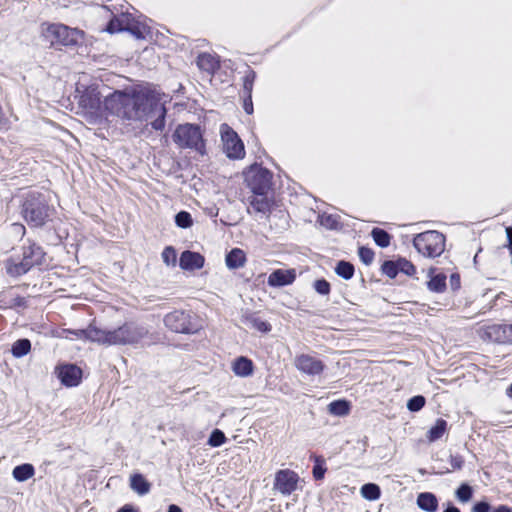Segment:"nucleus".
I'll use <instances>...</instances> for the list:
<instances>
[{
	"label": "nucleus",
	"mask_w": 512,
	"mask_h": 512,
	"mask_svg": "<svg viewBox=\"0 0 512 512\" xmlns=\"http://www.w3.org/2000/svg\"><path fill=\"white\" fill-rule=\"evenodd\" d=\"M243 321L249 327L262 333H267L271 330V325L255 314L245 315Z\"/></svg>",
	"instance_id": "393cba45"
},
{
	"label": "nucleus",
	"mask_w": 512,
	"mask_h": 512,
	"mask_svg": "<svg viewBox=\"0 0 512 512\" xmlns=\"http://www.w3.org/2000/svg\"><path fill=\"white\" fill-rule=\"evenodd\" d=\"M41 247L33 244L24 249L23 261L16 268L18 274L27 272L33 265L40 264L43 258Z\"/></svg>",
	"instance_id": "2eb2a0df"
},
{
	"label": "nucleus",
	"mask_w": 512,
	"mask_h": 512,
	"mask_svg": "<svg viewBox=\"0 0 512 512\" xmlns=\"http://www.w3.org/2000/svg\"><path fill=\"white\" fill-rule=\"evenodd\" d=\"M433 270L429 271L430 280L427 282L428 289L432 292L441 293L446 289V276L444 274L432 275Z\"/></svg>",
	"instance_id": "bb28decb"
},
{
	"label": "nucleus",
	"mask_w": 512,
	"mask_h": 512,
	"mask_svg": "<svg viewBox=\"0 0 512 512\" xmlns=\"http://www.w3.org/2000/svg\"><path fill=\"white\" fill-rule=\"evenodd\" d=\"M478 334L485 341L497 343H512V325H485L479 328Z\"/></svg>",
	"instance_id": "9b49d317"
},
{
	"label": "nucleus",
	"mask_w": 512,
	"mask_h": 512,
	"mask_svg": "<svg viewBox=\"0 0 512 512\" xmlns=\"http://www.w3.org/2000/svg\"><path fill=\"white\" fill-rule=\"evenodd\" d=\"M456 496L461 502H468L472 497V488L467 484H462L456 491Z\"/></svg>",
	"instance_id": "ea45409f"
},
{
	"label": "nucleus",
	"mask_w": 512,
	"mask_h": 512,
	"mask_svg": "<svg viewBox=\"0 0 512 512\" xmlns=\"http://www.w3.org/2000/svg\"><path fill=\"white\" fill-rule=\"evenodd\" d=\"M450 464H451L452 470H459L462 468V466L464 464V460L461 456L451 455L450 456Z\"/></svg>",
	"instance_id": "49530a36"
},
{
	"label": "nucleus",
	"mask_w": 512,
	"mask_h": 512,
	"mask_svg": "<svg viewBox=\"0 0 512 512\" xmlns=\"http://www.w3.org/2000/svg\"><path fill=\"white\" fill-rule=\"evenodd\" d=\"M315 462H316V464L314 465L313 471H312L313 477L316 480H321L324 478V475H325V472L327 469L324 466V460L322 458L316 457Z\"/></svg>",
	"instance_id": "58836bf2"
},
{
	"label": "nucleus",
	"mask_w": 512,
	"mask_h": 512,
	"mask_svg": "<svg viewBox=\"0 0 512 512\" xmlns=\"http://www.w3.org/2000/svg\"><path fill=\"white\" fill-rule=\"evenodd\" d=\"M79 107L91 124L101 123L104 119L105 106L101 105V93L95 86L87 87L79 97Z\"/></svg>",
	"instance_id": "20e7f679"
},
{
	"label": "nucleus",
	"mask_w": 512,
	"mask_h": 512,
	"mask_svg": "<svg viewBox=\"0 0 512 512\" xmlns=\"http://www.w3.org/2000/svg\"><path fill=\"white\" fill-rule=\"evenodd\" d=\"M336 273L344 279H350L354 274V267L349 262L341 261L336 267Z\"/></svg>",
	"instance_id": "473e14b6"
},
{
	"label": "nucleus",
	"mask_w": 512,
	"mask_h": 512,
	"mask_svg": "<svg viewBox=\"0 0 512 512\" xmlns=\"http://www.w3.org/2000/svg\"><path fill=\"white\" fill-rule=\"evenodd\" d=\"M443 512H460V510L457 507H455V506H450L446 510H444Z\"/></svg>",
	"instance_id": "6e6d98bb"
},
{
	"label": "nucleus",
	"mask_w": 512,
	"mask_h": 512,
	"mask_svg": "<svg viewBox=\"0 0 512 512\" xmlns=\"http://www.w3.org/2000/svg\"><path fill=\"white\" fill-rule=\"evenodd\" d=\"M130 487L139 495H145L149 493L151 484L142 474L135 473L130 476Z\"/></svg>",
	"instance_id": "412c9836"
},
{
	"label": "nucleus",
	"mask_w": 512,
	"mask_h": 512,
	"mask_svg": "<svg viewBox=\"0 0 512 512\" xmlns=\"http://www.w3.org/2000/svg\"><path fill=\"white\" fill-rule=\"evenodd\" d=\"M163 262L167 266H175L177 261L176 250L172 246H167L161 254Z\"/></svg>",
	"instance_id": "72a5a7b5"
},
{
	"label": "nucleus",
	"mask_w": 512,
	"mask_h": 512,
	"mask_svg": "<svg viewBox=\"0 0 512 512\" xmlns=\"http://www.w3.org/2000/svg\"><path fill=\"white\" fill-rule=\"evenodd\" d=\"M493 512H512V509L506 505H500Z\"/></svg>",
	"instance_id": "864d4df0"
},
{
	"label": "nucleus",
	"mask_w": 512,
	"mask_h": 512,
	"mask_svg": "<svg viewBox=\"0 0 512 512\" xmlns=\"http://www.w3.org/2000/svg\"><path fill=\"white\" fill-rule=\"evenodd\" d=\"M506 234L509 241V248L512 252V226L506 228Z\"/></svg>",
	"instance_id": "603ef678"
},
{
	"label": "nucleus",
	"mask_w": 512,
	"mask_h": 512,
	"mask_svg": "<svg viewBox=\"0 0 512 512\" xmlns=\"http://www.w3.org/2000/svg\"><path fill=\"white\" fill-rule=\"evenodd\" d=\"M295 280L294 270L278 269L268 277V284L272 287H280L291 284Z\"/></svg>",
	"instance_id": "a211bd4d"
},
{
	"label": "nucleus",
	"mask_w": 512,
	"mask_h": 512,
	"mask_svg": "<svg viewBox=\"0 0 512 512\" xmlns=\"http://www.w3.org/2000/svg\"><path fill=\"white\" fill-rule=\"evenodd\" d=\"M425 403V398L421 395H417L408 400L407 408L412 412H417L424 407Z\"/></svg>",
	"instance_id": "4c0bfd02"
},
{
	"label": "nucleus",
	"mask_w": 512,
	"mask_h": 512,
	"mask_svg": "<svg viewBox=\"0 0 512 512\" xmlns=\"http://www.w3.org/2000/svg\"><path fill=\"white\" fill-rule=\"evenodd\" d=\"M507 394L512 397V384L510 385V387L508 388L507 390Z\"/></svg>",
	"instance_id": "13d9d810"
},
{
	"label": "nucleus",
	"mask_w": 512,
	"mask_h": 512,
	"mask_svg": "<svg viewBox=\"0 0 512 512\" xmlns=\"http://www.w3.org/2000/svg\"><path fill=\"white\" fill-rule=\"evenodd\" d=\"M175 222L178 227L188 228L192 225V217L186 211H181L175 216Z\"/></svg>",
	"instance_id": "e433bc0d"
},
{
	"label": "nucleus",
	"mask_w": 512,
	"mask_h": 512,
	"mask_svg": "<svg viewBox=\"0 0 512 512\" xmlns=\"http://www.w3.org/2000/svg\"><path fill=\"white\" fill-rule=\"evenodd\" d=\"M31 350V342L28 339H19L12 345L11 352L16 358L27 355Z\"/></svg>",
	"instance_id": "c85d7f7f"
},
{
	"label": "nucleus",
	"mask_w": 512,
	"mask_h": 512,
	"mask_svg": "<svg viewBox=\"0 0 512 512\" xmlns=\"http://www.w3.org/2000/svg\"><path fill=\"white\" fill-rule=\"evenodd\" d=\"M220 135L223 143V151L228 158L242 159L245 156L242 140L228 124L224 123L220 126Z\"/></svg>",
	"instance_id": "1a4fd4ad"
},
{
	"label": "nucleus",
	"mask_w": 512,
	"mask_h": 512,
	"mask_svg": "<svg viewBox=\"0 0 512 512\" xmlns=\"http://www.w3.org/2000/svg\"><path fill=\"white\" fill-rule=\"evenodd\" d=\"M225 442H226V436L219 429L213 430L208 439V444L212 447H219L222 444H224Z\"/></svg>",
	"instance_id": "c9c22d12"
},
{
	"label": "nucleus",
	"mask_w": 512,
	"mask_h": 512,
	"mask_svg": "<svg viewBox=\"0 0 512 512\" xmlns=\"http://www.w3.org/2000/svg\"><path fill=\"white\" fill-rule=\"evenodd\" d=\"M253 369V362L244 356L236 358L232 363V371L239 377H248L252 375Z\"/></svg>",
	"instance_id": "6ab92c4d"
},
{
	"label": "nucleus",
	"mask_w": 512,
	"mask_h": 512,
	"mask_svg": "<svg viewBox=\"0 0 512 512\" xmlns=\"http://www.w3.org/2000/svg\"><path fill=\"white\" fill-rule=\"evenodd\" d=\"M105 110L129 122H142L151 119L155 130L165 127L166 108L150 90L141 89L133 93L115 91L105 98Z\"/></svg>",
	"instance_id": "f257e3e1"
},
{
	"label": "nucleus",
	"mask_w": 512,
	"mask_h": 512,
	"mask_svg": "<svg viewBox=\"0 0 512 512\" xmlns=\"http://www.w3.org/2000/svg\"><path fill=\"white\" fill-rule=\"evenodd\" d=\"M250 207L248 211L250 212V209H253L255 212L259 213H267L270 210V202L268 198L266 197V194H253L249 198Z\"/></svg>",
	"instance_id": "4be33fe9"
},
{
	"label": "nucleus",
	"mask_w": 512,
	"mask_h": 512,
	"mask_svg": "<svg viewBox=\"0 0 512 512\" xmlns=\"http://www.w3.org/2000/svg\"><path fill=\"white\" fill-rule=\"evenodd\" d=\"M294 364L299 371L311 376L319 375L324 369V364L321 360L308 354L296 356Z\"/></svg>",
	"instance_id": "4468645a"
},
{
	"label": "nucleus",
	"mask_w": 512,
	"mask_h": 512,
	"mask_svg": "<svg viewBox=\"0 0 512 512\" xmlns=\"http://www.w3.org/2000/svg\"><path fill=\"white\" fill-rule=\"evenodd\" d=\"M321 222H322L323 225H326L327 227H330V228H332L333 225L335 224V220H333L331 218V216L322 217V221Z\"/></svg>",
	"instance_id": "3c124183"
},
{
	"label": "nucleus",
	"mask_w": 512,
	"mask_h": 512,
	"mask_svg": "<svg viewBox=\"0 0 512 512\" xmlns=\"http://www.w3.org/2000/svg\"><path fill=\"white\" fill-rule=\"evenodd\" d=\"M328 411L333 415L344 416L349 412V405L346 401H334L328 405Z\"/></svg>",
	"instance_id": "2f4dec72"
},
{
	"label": "nucleus",
	"mask_w": 512,
	"mask_h": 512,
	"mask_svg": "<svg viewBox=\"0 0 512 512\" xmlns=\"http://www.w3.org/2000/svg\"><path fill=\"white\" fill-rule=\"evenodd\" d=\"M256 73L248 69L243 80V94H252Z\"/></svg>",
	"instance_id": "f704fd0d"
},
{
	"label": "nucleus",
	"mask_w": 512,
	"mask_h": 512,
	"mask_svg": "<svg viewBox=\"0 0 512 512\" xmlns=\"http://www.w3.org/2000/svg\"><path fill=\"white\" fill-rule=\"evenodd\" d=\"M414 247L425 257L440 256L445 248V237L438 231H426L414 237Z\"/></svg>",
	"instance_id": "39448f33"
},
{
	"label": "nucleus",
	"mask_w": 512,
	"mask_h": 512,
	"mask_svg": "<svg viewBox=\"0 0 512 512\" xmlns=\"http://www.w3.org/2000/svg\"><path fill=\"white\" fill-rule=\"evenodd\" d=\"M197 65L201 70L213 73L218 68L219 62L213 55L202 53L197 58Z\"/></svg>",
	"instance_id": "b1692460"
},
{
	"label": "nucleus",
	"mask_w": 512,
	"mask_h": 512,
	"mask_svg": "<svg viewBox=\"0 0 512 512\" xmlns=\"http://www.w3.org/2000/svg\"><path fill=\"white\" fill-rule=\"evenodd\" d=\"M82 371L75 365H64L59 368L58 376L61 382L68 386L73 387L79 384Z\"/></svg>",
	"instance_id": "f3484780"
},
{
	"label": "nucleus",
	"mask_w": 512,
	"mask_h": 512,
	"mask_svg": "<svg viewBox=\"0 0 512 512\" xmlns=\"http://www.w3.org/2000/svg\"><path fill=\"white\" fill-rule=\"evenodd\" d=\"M371 235L378 246L385 248L390 245L391 237L385 230L374 228L371 232Z\"/></svg>",
	"instance_id": "7c9ffc66"
},
{
	"label": "nucleus",
	"mask_w": 512,
	"mask_h": 512,
	"mask_svg": "<svg viewBox=\"0 0 512 512\" xmlns=\"http://www.w3.org/2000/svg\"><path fill=\"white\" fill-rule=\"evenodd\" d=\"M243 109L247 114L253 113V102H252V94H243Z\"/></svg>",
	"instance_id": "a18cd8bd"
},
{
	"label": "nucleus",
	"mask_w": 512,
	"mask_h": 512,
	"mask_svg": "<svg viewBox=\"0 0 512 512\" xmlns=\"http://www.w3.org/2000/svg\"><path fill=\"white\" fill-rule=\"evenodd\" d=\"M225 261L229 269H238L244 266L246 256L243 250L234 248L226 255Z\"/></svg>",
	"instance_id": "aec40b11"
},
{
	"label": "nucleus",
	"mask_w": 512,
	"mask_h": 512,
	"mask_svg": "<svg viewBox=\"0 0 512 512\" xmlns=\"http://www.w3.org/2000/svg\"><path fill=\"white\" fill-rule=\"evenodd\" d=\"M450 283L453 289H458L460 287V277L458 274H452L450 277Z\"/></svg>",
	"instance_id": "8fccbe9b"
},
{
	"label": "nucleus",
	"mask_w": 512,
	"mask_h": 512,
	"mask_svg": "<svg viewBox=\"0 0 512 512\" xmlns=\"http://www.w3.org/2000/svg\"><path fill=\"white\" fill-rule=\"evenodd\" d=\"M167 512H182V510L177 505H170Z\"/></svg>",
	"instance_id": "5fc2aeb1"
},
{
	"label": "nucleus",
	"mask_w": 512,
	"mask_h": 512,
	"mask_svg": "<svg viewBox=\"0 0 512 512\" xmlns=\"http://www.w3.org/2000/svg\"><path fill=\"white\" fill-rule=\"evenodd\" d=\"M166 327L177 333H192L195 331L191 325L190 314L185 311H173L164 318Z\"/></svg>",
	"instance_id": "ddd939ff"
},
{
	"label": "nucleus",
	"mask_w": 512,
	"mask_h": 512,
	"mask_svg": "<svg viewBox=\"0 0 512 512\" xmlns=\"http://www.w3.org/2000/svg\"><path fill=\"white\" fill-rule=\"evenodd\" d=\"M302 483H304V480L295 471L282 469L275 473L273 490L283 496H289L297 489H301Z\"/></svg>",
	"instance_id": "9d476101"
},
{
	"label": "nucleus",
	"mask_w": 512,
	"mask_h": 512,
	"mask_svg": "<svg viewBox=\"0 0 512 512\" xmlns=\"http://www.w3.org/2000/svg\"><path fill=\"white\" fill-rule=\"evenodd\" d=\"M12 229L17 235L23 236L25 234V227L22 224L14 223L12 224Z\"/></svg>",
	"instance_id": "09e8293b"
},
{
	"label": "nucleus",
	"mask_w": 512,
	"mask_h": 512,
	"mask_svg": "<svg viewBox=\"0 0 512 512\" xmlns=\"http://www.w3.org/2000/svg\"><path fill=\"white\" fill-rule=\"evenodd\" d=\"M314 288L321 295H327L330 292V284L324 279L315 281Z\"/></svg>",
	"instance_id": "c03bdc74"
},
{
	"label": "nucleus",
	"mask_w": 512,
	"mask_h": 512,
	"mask_svg": "<svg viewBox=\"0 0 512 512\" xmlns=\"http://www.w3.org/2000/svg\"><path fill=\"white\" fill-rule=\"evenodd\" d=\"M271 172L259 165H252L245 173V181L253 194H266L271 187Z\"/></svg>",
	"instance_id": "6e6552de"
},
{
	"label": "nucleus",
	"mask_w": 512,
	"mask_h": 512,
	"mask_svg": "<svg viewBox=\"0 0 512 512\" xmlns=\"http://www.w3.org/2000/svg\"><path fill=\"white\" fill-rule=\"evenodd\" d=\"M34 474H35V469H34L33 465L28 464V463L18 465L12 471L13 477L15 478V480H17L19 482H24V481L30 479L31 477L34 476Z\"/></svg>",
	"instance_id": "a878e982"
},
{
	"label": "nucleus",
	"mask_w": 512,
	"mask_h": 512,
	"mask_svg": "<svg viewBox=\"0 0 512 512\" xmlns=\"http://www.w3.org/2000/svg\"><path fill=\"white\" fill-rule=\"evenodd\" d=\"M204 257L197 252L186 250L182 252L179 265L183 270L194 271L204 266Z\"/></svg>",
	"instance_id": "dca6fc26"
},
{
	"label": "nucleus",
	"mask_w": 512,
	"mask_h": 512,
	"mask_svg": "<svg viewBox=\"0 0 512 512\" xmlns=\"http://www.w3.org/2000/svg\"><path fill=\"white\" fill-rule=\"evenodd\" d=\"M447 430V422L444 419H437L434 426L427 432V440L432 443L439 440Z\"/></svg>",
	"instance_id": "cd10ccee"
},
{
	"label": "nucleus",
	"mask_w": 512,
	"mask_h": 512,
	"mask_svg": "<svg viewBox=\"0 0 512 512\" xmlns=\"http://www.w3.org/2000/svg\"><path fill=\"white\" fill-rule=\"evenodd\" d=\"M382 271L390 278H395L398 274V265L397 262L386 261L382 265Z\"/></svg>",
	"instance_id": "79ce46f5"
},
{
	"label": "nucleus",
	"mask_w": 512,
	"mask_h": 512,
	"mask_svg": "<svg viewBox=\"0 0 512 512\" xmlns=\"http://www.w3.org/2000/svg\"><path fill=\"white\" fill-rule=\"evenodd\" d=\"M65 332L74 334L80 339H88L101 345H133L139 343L148 335V330L143 326L126 323L114 330H103L90 325L85 330Z\"/></svg>",
	"instance_id": "f03ea898"
},
{
	"label": "nucleus",
	"mask_w": 512,
	"mask_h": 512,
	"mask_svg": "<svg viewBox=\"0 0 512 512\" xmlns=\"http://www.w3.org/2000/svg\"><path fill=\"white\" fill-rule=\"evenodd\" d=\"M172 137L180 148L194 149L203 154L205 144L199 126L188 123L179 125Z\"/></svg>",
	"instance_id": "423d86ee"
},
{
	"label": "nucleus",
	"mask_w": 512,
	"mask_h": 512,
	"mask_svg": "<svg viewBox=\"0 0 512 512\" xmlns=\"http://www.w3.org/2000/svg\"><path fill=\"white\" fill-rule=\"evenodd\" d=\"M417 505L427 512H435L438 507V501L434 494L429 492L420 493L417 497Z\"/></svg>",
	"instance_id": "5701e85b"
},
{
	"label": "nucleus",
	"mask_w": 512,
	"mask_h": 512,
	"mask_svg": "<svg viewBox=\"0 0 512 512\" xmlns=\"http://www.w3.org/2000/svg\"><path fill=\"white\" fill-rule=\"evenodd\" d=\"M124 30L130 31L137 38H142L145 32V26L135 24L134 20L128 14H122L119 17L111 19L107 26V31L110 33Z\"/></svg>",
	"instance_id": "f8f14e48"
},
{
	"label": "nucleus",
	"mask_w": 512,
	"mask_h": 512,
	"mask_svg": "<svg viewBox=\"0 0 512 512\" xmlns=\"http://www.w3.org/2000/svg\"><path fill=\"white\" fill-rule=\"evenodd\" d=\"M118 512H133L132 508L128 505L121 508Z\"/></svg>",
	"instance_id": "4d7b16f0"
},
{
	"label": "nucleus",
	"mask_w": 512,
	"mask_h": 512,
	"mask_svg": "<svg viewBox=\"0 0 512 512\" xmlns=\"http://www.w3.org/2000/svg\"><path fill=\"white\" fill-rule=\"evenodd\" d=\"M360 492L363 498L370 501L379 499L381 495L380 487L374 483L364 484Z\"/></svg>",
	"instance_id": "c756f323"
},
{
	"label": "nucleus",
	"mask_w": 512,
	"mask_h": 512,
	"mask_svg": "<svg viewBox=\"0 0 512 512\" xmlns=\"http://www.w3.org/2000/svg\"><path fill=\"white\" fill-rule=\"evenodd\" d=\"M359 257L365 264H370L374 259V252L370 248L360 247L358 251Z\"/></svg>",
	"instance_id": "37998d69"
},
{
	"label": "nucleus",
	"mask_w": 512,
	"mask_h": 512,
	"mask_svg": "<svg viewBox=\"0 0 512 512\" xmlns=\"http://www.w3.org/2000/svg\"><path fill=\"white\" fill-rule=\"evenodd\" d=\"M84 32L77 28H70L64 24L54 23L48 24L44 30V36L52 45L60 44L64 46H72L83 38Z\"/></svg>",
	"instance_id": "0eeeda50"
},
{
	"label": "nucleus",
	"mask_w": 512,
	"mask_h": 512,
	"mask_svg": "<svg viewBox=\"0 0 512 512\" xmlns=\"http://www.w3.org/2000/svg\"><path fill=\"white\" fill-rule=\"evenodd\" d=\"M397 265H398V272H403L409 276L413 275L416 271L415 266L410 261H407L405 259L398 260Z\"/></svg>",
	"instance_id": "a19ab883"
},
{
	"label": "nucleus",
	"mask_w": 512,
	"mask_h": 512,
	"mask_svg": "<svg viewBox=\"0 0 512 512\" xmlns=\"http://www.w3.org/2000/svg\"><path fill=\"white\" fill-rule=\"evenodd\" d=\"M490 505L487 502H479L472 508V512H489Z\"/></svg>",
	"instance_id": "de8ad7c7"
},
{
	"label": "nucleus",
	"mask_w": 512,
	"mask_h": 512,
	"mask_svg": "<svg viewBox=\"0 0 512 512\" xmlns=\"http://www.w3.org/2000/svg\"><path fill=\"white\" fill-rule=\"evenodd\" d=\"M55 210L48 204L46 195L29 191L23 197L21 214L32 227H41L52 219Z\"/></svg>",
	"instance_id": "7ed1b4c3"
}]
</instances>
